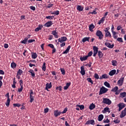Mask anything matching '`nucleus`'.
<instances>
[{"instance_id": "79ce46f5", "label": "nucleus", "mask_w": 126, "mask_h": 126, "mask_svg": "<svg viewBox=\"0 0 126 126\" xmlns=\"http://www.w3.org/2000/svg\"><path fill=\"white\" fill-rule=\"evenodd\" d=\"M42 69L43 70V71H46V63H43Z\"/></svg>"}, {"instance_id": "37998d69", "label": "nucleus", "mask_w": 126, "mask_h": 126, "mask_svg": "<svg viewBox=\"0 0 126 126\" xmlns=\"http://www.w3.org/2000/svg\"><path fill=\"white\" fill-rule=\"evenodd\" d=\"M105 86H106V87H108V88H110V83H108V82H105L104 83Z\"/></svg>"}, {"instance_id": "ea45409f", "label": "nucleus", "mask_w": 126, "mask_h": 126, "mask_svg": "<svg viewBox=\"0 0 126 126\" xmlns=\"http://www.w3.org/2000/svg\"><path fill=\"white\" fill-rule=\"evenodd\" d=\"M60 70L62 72V74H63V75H64V74H65V70L64 69V68H61Z\"/></svg>"}, {"instance_id": "de8ad7c7", "label": "nucleus", "mask_w": 126, "mask_h": 126, "mask_svg": "<svg viewBox=\"0 0 126 126\" xmlns=\"http://www.w3.org/2000/svg\"><path fill=\"white\" fill-rule=\"evenodd\" d=\"M13 105L14 107H18V108L21 106V105L19 103H14Z\"/></svg>"}, {"instance_id": "e433bc0d", "label": "nucleus", "mask_w": 126, "mask_h": 126, "mask_svg": "<svg viewBox=\"0 0 126 126\" xmlns=\"http://www.w3.org/2000/svg\"><path fill=\"white\" fill-rule=\"evenodd\" d=\"M10 104V99H7L6 103H5V105L6 106L9 107V105Z\"/></svg>"}, {"instance_id": "a18cd8bd", "label": "nucleus", "mask_w": 126, "mask_h": 126, "mask_svg": "<svg viewBox=\"0 0 126 126\" xmlns=\"http://www.w3.org/2000/svg\"><path fill=\"white\" fill-rule=\"evenodd\" d=\"M111 63H112V65H113L114 66H116L117 65V61H116L115 60H112Z\"/></svg>"}, {"instance_id": "0eeeda50", "label": "nucleus", "mask_w": 126, "mask_h": 126, "mask_svg": "<svg viewBox=\"0 0 126 126\" xmlns=\"http://www.w3.org/2000/svg\"><path fill=\"white\" fill-rule=\"evenodd\" d=\"M54 24V23H53V21H50L49 22H47L46 24H45L44 25V26L45 27H51V26H52V25H53Z\"/></svg>"}, {"instance_id": "f3484780", "label": "nucleus", "mask_w": 126, "mask_h": 126, "mask_svg": "<svg viewBox=\"0 0 126 126\" xmlns=\"http://www.w3.org/2000/svg\"><path fill=\"white\" fill-rule=\"evenodd\" d=\"M42 28H43V25H39L38 27L34 30V31L35 32H39L40 30H41Z\"/></svg>"}, {"instance_id": "4468645a", "label": "nucleus", "mask_w": 126, "mask_h": 126, "mask_svg": "<svg viewBox=\"0 0 126 126\" xmlns=\"http://www.w3.org/2000/svg\"><path fill=\"white\" fill-rule=\"evenodd\" d=\"M70 48H71V46L70 45H69L63 53V55L68 54L69 52V50H70Z\"/></svg>"}, {"instance_id": "13d9d810", "label": "nucleus", "mask_w": 126, "mask_h": 126, "mask_svg": "<svg viewBox=\"0 0 126 126\" xmlns=\"http://www.w3.org/2000/svg\"><path fill=\"white\" fill-rule=\"evenodd\" d=\"M109 30H110V27L106 28L104 30V31L105 33L107 32H109Z\"/></svg>"}, {"instance_id": "4d7b16f0", "label": "nucleus", "mask_w": 126, "mask_h": 126, "mask_svg": "<svg viewBox=\"0 0 126 126\" xmlns=\"http://www.w3.org/2000/svg\"><path fill=\"white\" fill-rule=\"evenodd\" d=\"M63 88V87H62V86H60L59 87H57L56 89V90H59V91H62V89Z\"/></svg>"}, {"instance_id": "2f4dec72", "label": "nucleus", "mask_w": 126, "mask_h": 126, "mask_svg": "<svg viewBox=\"0 0 126 126\" xmlns=\"http://www.w3.org/2000/svg\"><path fill=\"white\" fill-rule=\"evenodd\" d=\"M16 65H17V64L14 62H12L11 63V67H12V68H15L16 67Z\"/></svg>"}, {"instance_id": "052dcab7", "label": "nucleus", "mask_w": 126, "mask_h": 126, "mask_svg": "<svg viewBox=\"0 0 126 126\" xmlns=\"http://www.w3.org/2000/svg\"><path fill=\"white\" fill-rule=\"evenodd\" d=\"M30 8L32 9V10H33V11L36 10V7H35V6H31L30 7Z\"/></svg>"}, {"instance_id": "0e129e2a", "label": "nucleus", "mask_w": 126, "mask_h": 126, "mask_svg": "<svg viewBox=\"0 0 126 126\" xmlns=\"http://www.w3.org/2000/svg\"><path fill=\"white\" fill-rule=\"evenodd\" d=\"M33 42H35V39H30L28 40V44H30V43H33Z\"/></svg>"}, {"instance_id": "5fc2aeb1", "label": "nucleus", "mask_w": 126, "mask_h": 126, "mask_svg": "<svg viewBox=\"0 0 126 126\" xmlns=\"http://www.w3.org/2000/svg\"><path fill=\"white\" fill-rule=\"evenodd\" d=\"M78 107H79L80 110H84V105H78Z\"/></svg>"}, {"instance_id": "1a4fd4ad", "label": "nucleus", "mask_w": 126, "mask_h": 126, "mask_svg": "<svg viewBox=\"0 0 126 126\" xmlns=\"http://www.w3.org/2000/svg\"><path fill=\"white\" fill-rule=\"evenodd\" d=\"M93 50H94L93 57H96V55H97V54H98V47L96 46H94Z\"/></svg>"}, {"instance_id": "680f3d73", "label": "nucleus", "mask_w": 126, "mask_h": 126, "mask_svg": "<svg viewBox=\"0 0 126 126\" xmlns=\"http://www.w3.org/2000/svg\"><path fill=\"white\" fill-rule=\"evenodd\" d=\"M113 122L115 124H120V123L121 122V121H120L118 119H116V120H114Z\"/></svg>"}, {"instance_id": "f8f14e48", "label": "nucleus", "mask_w": 126, "mask_h": 126, "mask_svg": "<svg viewBox=\"0 0 126 126\" xmlns=\"http://www.w3.org/2000/svg\"><path fill=\"white\" fill-rule=\"evenodd\" d=\"M105 45L108 48H109L110 49H113L114 48L115 45L113 44L112 45L109 42H106L105 43Z\"/></svg>"}, {"instance_id": "8fccbe9b", "label": "nucleus", "mask_w": 126, "mask_h": 126, "mask_svg": "<svg viewBox=\"0 0 126 126\" xmlns=\"http://www.w3.org/2000/svg\"><path fill=\"white\" fill-rule=\"evenodd\" d=\"M66 112H67V107H65L63 110V111L61 112V114H65Z\"/></svg>"}, {"instance_id": "f03ea898", "label": "nucleus", "mask_w": 126, "mask_h": 126, "mask_svg": "<svg viewBox=\"0 0 126 126\" xmlns=\"http://www.w3.org/2000/svg\"><path fill=\"white\" fill-rule=\"evenodd\" d=\"M96 35L98 37V39H99V40H102V39L104 38V34H103V33L100 30L97 31Z\"/></svg>"}, {"instance_id": "774afa93", "label": "nucleus", "mask_w": 126, "mask_h": 126, "mask_svg": "<svg viewBox=\"0 0 126 126\" xmlns=\"http://www.w3.org/2000/svg\"><path fill=\"white\" fill-rule=\"evenodd\" d=\"M4 48L5 49H7V48H8V44L7 43H5L4 44Z\"/></svg>"}, {"instance_id": "603ef678", "label": "nucleus", "mask_w": 126, "mask_h": 126, "mask_svg": "<svg viewBox=\"0 0 126 126\" xmlns=\"http://www.w3.org/2000/svg\"><path fill=\"white\" fill-rule=\"evenodd\" d=\"M92 55H93V52L90 51V52L88 53V55L87 56V57H88V58L89 57H91V56H92Z\"/></svg>"}, {"instance_id": "09e8293b", "label": "nucleus", "mask_w": 126, "mask_h": 126, "mask_svg": "<svg viewBox=\"0 0 126 126\" xmlns=\"http://www.w3.org/2000/svg\"><path fill=\"white\" fill-rule=\"evenodd\" d=\"M94 78H95V79H99V78L100 79V78L99 77V75H98V74L97 73L94 74Z\"/></svg>"}, {"instance_id": "2eb2a0df", "label": "nucleus", "mask_w": 126, "mask_h": 126, "mask_svg": "<svg viewBox=\"0 0 126 126\" xmlns=\"http://www.w3.org/2000/svg\"><path fill=\"white\" fill-rule=\"evenodd\" d=\"M52 34L54 36L55 38H56V39L59 38V34H58V32H57V31H53Z\"/></svg>"}, {"instance_id": "bf43d9fd", "label": "nucleus", "mask_w": 126, "mask_h": 126, "mask_svg": "<svg viewBox=\"0 0 126 126\" xmlns=\"http://www.w3.org/2000/svg\"><path fill=\"white\" fill-rule=\"evenodd\" d=\"M103 123L104 124H109V123H110V120L107 119L106 120H103Z\"/></svg>"}, {"instance_id": "c85d7f7f", "label": "nucleus", "mask_w": 126, "mask_h": 126, "mask_svg": "<svg viewBox=\"0 0 126 126\" xmlns=\"http://www.w3.org/2000/svg\"><path fill=\"white\" fill-rule=\"evenodd\" d=\"M95 107L96 105H95V104L92 103L89 106V109L90 110H93L94 109H95Z\"/></svg>"}, {"instance_id": "9d476101", "label": "nucleus", "mask_w": 126, "mask_h": 126, "mask_svg": "<svg viewBox=\"0 0 126 126\" xmlns=\"http://www.w3.org/2000/svg\"><path fill=\"white\" fill-rule=\"evenodd\" d=\"M61 114H62V112L59 111V110L54 111V115L56 117H59V116H61Z\"/></svg>"}, {"instance_id": "f257e3e1", "label": "nucleus", "mask_w": 126, "mask_h": 126, "mask_svg": "<svg viewBox=\"0 0 126 126\" xmlns=\"http://www.w3.org/2000/svg\"><path fill=\"white\" fill-rule=\"evenodd\" d=\"M108 90H109V89L106 88L104 86H102L100 88V91L99 92V95H102L103 94H105V93H107V92H108Z\"/></svg>"}, {"instance_id": "338daca9", "label": "nucleus", "mask_w": 126, "mask_h": 126, "mask_svg": "<svg viewBox=\"0 0 126 126\" xmlns=\"http://www.w3.org/2000/svg\"><path fill=\"white\" fill-rule=\"evenodd\" d=\"M53 38H54V36H53V35H50L49 36L48 40L51 41V40H52Z\"/></svg>"}, {"instance_id": "a211bd4d", "label": "nucleus", "mask_w": 126, "mask_h": 126, "mask_svg": "<svg viewBox=\"0 0 126 126\" xmlns=\"http://www.w3.org/2000/svg\"><path fill=\"white\" fill-rule=\"evenodd\" d=\"M105 19H106V17H103L99 21V22L97 23V24H98V25H100L102 24V23H104V22L105 21Z\"/></svg>"}, {"instance_id": "7c9ffc66", "label": "nucleus", "mask_w": 126, "mask_h": 126, "mask_svg": "<svg viewBox=\"0 0 126 126\" xmlns=\"http://www.w3.org/2000/svg\"><path fill=\"white\" fill-rule=\"evenodd\" d=\"M126 92L120 93V97L121 98H124V97H126Z\"/></svg>"}, {"instance_id": "ddd939ff", "label": "nucleus", "mask_w": 126, "mask_h": 126, "mask_svg": "<svg viewBox=\"0 0 126 126\" xmlns=\"http://www.w3.org/2000/svg\"><path fill=\"white\" fill-rule=\"evenodd\" d=\"M126 108L122 111L121 114L120 115V118H124V117H126Z\"/></svg>"}, {"instance_id": "6ab92c4d", "label": "nucleus", "mask_w": 126, "mask_h": 126, "mask_svg": "<svg viewBox=\"0 0 126 126\" xmlns=\"http://www.w3.org/2000/svg\"><path fill=\"white\" fill-rule=\"evenodd\" d=\"M28 72H30V73L31 74L32 77H35V72H34V70H33V69H30L28 71Z\"/></svg>"}, {"instance_id": "aec40b11", "label": "nucleus", "mask_w": 126, "mask_h": 126, "mask_svg": "<svg viewBox=\"0 0 126 126\" xmlns=\"http://www.w3.org/2000/svg\"><path fill=\"white\" fill-rule=\"evenodd\" d=\"M95 28V26L93 24L90 25L89 26V30L91 32H93V30Z\"/></svg>"}, {"instance_id": "6e6d98bb", "label": "nucleus", "mask_w": 126, "mask_h": 126, "mask_svg": "<svg viewBox=\"0 0 126 126\" xmlns=\"http://www.w3.org/2000/svg\"><path fill=\"white\" fill-rule=\"evenodd\" d=\"M53 6H54V4H52L50 3L47 5V8H51V7H53Z\"/></svg>"}, {"instance_id": "f704fd0d", "label": "nucleus", "mask_w": 126, "mask_h": 126, "mask_svg": "<svg viewBox=\"0 0 126 126\" xmlns=\"http://www.w3.org/2000/svg\"><path fill=\"white\" fill-rule=\"evenodd\" d=\"M37 57H38V55H37V53H34L32 55V59H37Z\"/></svg>"}, {"instance_id": "a878e982", "label": "nucleus", "mask_w": 126, "mask_h": 126, "mask_svg": "<svg viewBox=\"0 0 126 126\" xmlns=\"http://www.w3.org/2000/svg\"><path fill=\"white\" fill-rule=\"evenodd\" d=\"M90 39V37H86L83 38L82 39V42L83 43H85V42H86V41H87L88 42H89V39Z\"/></svg>"}, {"instance_id": "864d4df0", "label": "nucleus", "mask_w": 126, "mask_h": 126, "mask_svg": "<svg viewBox=\"0 0 126 126\" xmlns=\"http://www.w3.org/2000/svg\"><path fill=\"white\" fill-rule=\"evenodd\" d=\"M19 83L20 84V87L23 88V81L22 80H20L19 81Z\"/></svg>"}, {"instance_id": "a19ab883", "label": "nucleus", "mask_w": 126, "mask_h": 126, "mask_svg": "<svg viewBox=\"0 0 126 126\" xmlns=\"http://www.w3.org/2000/svg\"><path fill=\"white\" fill-rule=\"evenodd\" d=\"M87 80L88 82H90L91 84H94L93 81L92 80V79H91V78H87Z\"/></svg>"}, {"instance_id": "412c9836", "label": "nucleus", "mask_w": 126, "mask_h": 126, "mask_svg": "<svg viewBox=\"0 0 126 126\" xmlns=\"http://www.w3.org/2000/svg\"><path fill=\"white\" fill-rule=\"evenodd\" d=\"M81 74L82 75H85V70L84 69V67L83 66H81Z\"/></svg>"}, {"instance_id": "5701e85b", "label": "nucleus", "mask_w": 126, "mask_h": 126, "mask_svg": "<svg viewBox=\"0 0 126 126\" xmlns=\"http://www.w3.org/2000/svg\"><path fill=\"white\" fill-rule=\"evenodd\" d=\"M103 78L106 79L107 78H109V76L108 75H107V74H102L101 77L99 78V79H103Z\"/></svg>"}, {"instance_id": "c756f323", "label": "nucleus", "mask_w": 126, "mask_h": 126, "mask_svg": "<svg viewBox=\"0 0 126 126\" xmlns=\"http://www.w3.org/2000/svg\"><path fill=\"white\" fill-rule=\"evenodd\" d=\"M98 56L99 57V59H102V58H103V56H104V54H103V53H102V52L98 51Z\"/></svg>"}, {"instance_id": "69168bd1", "label": "nucleus", "mask_w": 126, "mask_h": 126, "mask_svg": "<svg viewBox=\"0 0 126 126\" xmlns=\"http://www.w3.org/2000/svg\"><path fill=\"white\" fill-rule=\"evenodd\" d=\"M48 47H50V48H51V49H54V48H55V46L53 45V44H48Z\"/></svg>"}, {"instance_id": "4c0bfd02", "label": "nucleus", "mask_w": 126, "mask_h": 126, "mask_svg": "<svg viewBox=\"0 0 126 126\" xmlns=\"http://www.w3.org/2000/svg\"><path fill=\"white\" fill-rule=\"evenodd\" d=\"M23 73V71H22V69H19V70L17 72V75H21Z\"/></svg>"}, {"instance_id": "7ed1b4c3", "label": "nucleus", "mask_w": 126, "mask_h": 126, "mask_svg": "<svg viewBox=\"0 0 126 126\" xmlns=\"http://www.w3.org/2000/svg\"><path fill=\"white\" fill-rule=\"evenodd\" d=\"M31 92L30 93V102L31 103H32L33 101H34V98H35V96H33L34 95V92H33V90H31Z\"/></svg>"}, {"instance_id": "393cba45", "label": "nucleus", "mask_w": 126, "mask_h": 126, "mask_svg": "<svg viewBox=\"0 0 126 126\" xmlns=\"http://www.w3.org/2000/svg\"><path fill=\"white\" fill-rule=\"evenodd\" d=\"M105 37H109V38H112V34H111V32H105Z\"/></svg>"}, {"instance_id": "423d86ee", "label": "nucleus", "mask_w": 126, "mask_h": 126, "mask_svg": "<svg viewBox=\"0 0 126 126\" xmlns=\"http://www.w3.org/2000/svg\"><path fill=\"white\" fill-rule=\"evenodd\" d=\"M66 40H67V38L66 37L63 36L59 38L58 41L60 43H63V42H65Z\"/></svg>"}, {"instance_id": "39448f33", "label": "nucleus", "mask_w": 126, "mask_h": 126, "mask_svg": "<svg viewBox=\"0 0 126 126\" xmlns=\"http://www.w3.org/2000/svg\"><path fill=\"white\" fill-rule=\"evenodd\" d=\"M124 80H125V78L122 77L118 81V84L119 86H122L124 84Z\"/></svg>"}, {"instance_id": "b1692460", "label": "nucleus", "mask_w": 126, "mask_h": 126, "mask_svg": "<svg viewBox=\"0 0 126 126\" xmlns=\"http://www.w3.org/2000/svg\"><path fill=\"white\" fill-rule=\"evenodd\" d=\"M71 85V83L70 82L67 83L66 84V86L64 87V90H67V89H68V87L70 86Z\"/></svg>"}, {"instance_id": "4be33fe9", "label": "nucleus", "mask_w": 126, "mask_h": 126, "mask_svg": "<svg viewBox=\"0 0 126 126\" xmlns=\"http://www.w3.org/2000/svg\"><path fill=\"white\" fill-rule=\"evenodd\" d=\"M103 119H104V115H103V114H100L98 116V122H102Z\"/></svg>"}, {"instance_id": "3c124183", "label": "nucleus", "mask_w": 126, "mask_h": 126, "mask_svg": "<svg viewBox=\"0 0 126 126\" xmlns=\"http://www.w3.org/2000/svg\"><path fill=\"white\" fill-rule=\"evenodd\" d=\"M109 110H110V108H109L108 107H105L104 109V112H105V113L108 112L109 113H110V111H109Z\"/></svg>"}, {"instance_id": "20e7f679", "label": "nucleus", "mask_w": 126, "mask_h": 126, "mask_svg": "<svg viewBox=\"0 0 126 126\" xmlns=\"http://www.w3.org/2000/svg\"><path fill=\"white\" fill-rule=\"evenodd\" d=\"M102 103H103V104H107V105H111V104H112V101L109 98H104L103 99Z\"/></svg>"}, {"instance_id": "473e14b6", "label": "nucleus", "mask_w": 126, "mask_h": 126, "mask_svg": "<svg viewBox=\"0 0 126 126\" xmlns=\"http://www.w3.org/2000/svg\"><path fill=\"white\" fill-rule=\"evenodd\" d=\"M28 37H25V39L21 41V42L22 44H26L27 43V41H28Z\"/></svg>"}, {"instance_id": "e2e57ef3", "label": "nucleus", "mask_w": 126, "mask_h": 126, "mask_svg": "<svg viewBox=\"0 0 126 126\" xmlns=\"http://www.w3.org/2000/svg\"><path fill=\"white\" fill-rule=\"evenodd\" d=\"M65 46V42H63L62 43V44H60V46L61 48H63V47H64Z\"/></svg>"}, {"instance_id": "72a5a7b5", "label": "nucleus", "mask_w": 126, "mask_h": 126, "mask_svg": "<svg viewBox=\"0 0 126 126\" xmlns=\"http://www.w3.org/2000/svg\"><path fill=\"white\" fill-rule=\"evenodd\" d=\"M119 90V87L118 86H116L113 89L111 90L112 92H117Z\"/></svg>"}, {"instance_id": "9b49d317", "label": "nucleus", "mask_w": 126, "mask_h": 126, "mask_svg": "<svg viewBox=\"0 0 126 126\" xmlns=\"http://www.w3.org/2000/svg\"><path fill=\"white\" fill-rule=\"evenodd\" d=\"M51 88H52V82H50V83H47L46 84L45 90L49 91V89H51Z\"/></svg>"}, {"instance_id": "dca6fc26", "label": "nucleus", "mask_w": 126, "mask_h": 126, "mask_svg": "<svg viewBox=\"0 0 126 126\" xmlns=\"http://www.w3.org/2000/svg\"><path fill=\"white\" fill-rule=\"evenodd\" d=\"M116 72H117V70H116V69H113L109 72V75L113 76V75H115V74H116Z\"/></svg>"}, {"instance_id": "6e6552de", "label": "nucleus", "mask_w": 126, "mask_h": 126, "mask_svg": "<svg viewBox=\"0 0 126 126\" xmlns=\"http://www.w3.org/2000/svg\"><path fill=\"white\" fill-rule=\"evenodd\" d=\"M118 107L119 108V111H122V110H123V109L126 107V104L124 103H120L118 104Z\"/></svg>"}, {"instance_id": "c03bdc74", "label": "nucleus", "mask_w": 126, "mask_h": 126, "mask_svg": "<svg viewBox=\"0 0 126 126\" xmlns=\"http://www.w3.org/2000/svg\"><path fill=\"white\" fill-rule=\"evenodd\" d=\"M3 78V77L0 76V88L2 86V82L1 80H2Z\"/></svg>"}, {"instance_id": "bb28decb", "label": "nucleus", "mask_w": 126, "mask_h": 126, "mask_svg": "<svg viewBox=\"0 0 126 126\" xmlns=\"http://www.w3.org/2000/svg\"><path fill=\"white\" fill-rule=\"evenodd\" d=\"M77 9L79 11H83L84 8H83V7L81 6V5H79L77 6Z\"/></svg>"}, {"instance_id": "49530a36", "label": "nucleus", "mask_w": 126, "mask_h": 126, "mask_svg": "<svg viewBox=\"0 0 126 126\" xmlns=\"http://www.w3.org/2000/svg\"><path fill=\"white\" fill-rule=\"evenodd\" d=\"M117 40L118 42H120V43H123L124 42V41L123 40V38L122 37H118Z\"/></svg>"}, {"instance_id": "cd10ccee", "label": "nucleus", "mask_w": 126, "mask_h": 126, "mask_svg": "<svg viewBox=\"0 0 126 126\" xmlns=\"http://www.w3.org/2000/svg\"><path fill=\"white\" fill-rule=\"evenodd\" d=\"M87 59H88V56H83V57H80V60L82 62H83L84 61H86Z\"/></svg>"}, {"instance_id": "c9c22d12", "label": "nucleus", "mask_w": 126, "mask_h": 126, "mask_svg": "<svg viewBox=\"0 0 126 126\" xmlns=\"http://www.w3.org/2000/svg\"><path fill=\"white\" fill-rule=\"evenodd\" d=\"M54 17H55L54 16H48L45 17V18L46 19H49V20H52V19H54Z\"/></svg>"}, {"instance_id": "58836bf2", "label": "nucleus", "mask_w": 126, "mask_h": 126, "mask_svg": "<svg viewBox=\"0 0 126 126\" xmlns=\"http://www.w3.org/2000/svg\"><path fill=\"white\" fill-rule=\"evenodd\" d=\"M51 14H55V15H59V14H60V11L57 10L52 12H51Z\"/></svg>"}]
</instances>
